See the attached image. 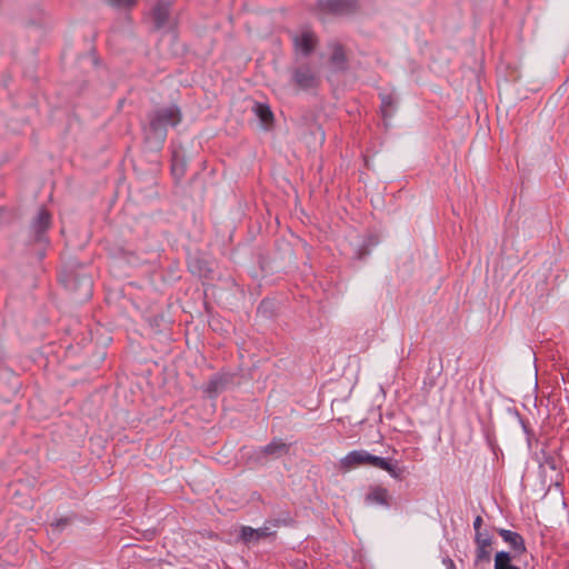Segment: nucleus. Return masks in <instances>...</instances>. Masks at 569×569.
Instances as JSON below:
<instances>
[{
	"mask_svg": "<svg viewBox=\"0 0 569 569\" xmlns=\"http://www.w3.org/2000/svg\"><path fill=\"white\" fill-rule=\"evenodd\" d=\"M182 119L181 110L177 104L159 108L148 114L149 126L144 128V140L150 150L162 149L167 138L168 128L176 127Z\"/></svg>",
	"mask_w": 569,
	"mask_h": 569,
	"instance_id": "f257e3e1",
	"label": "nucleus"
},
{
	"mask_svg": "<svg viewBox=\"0 0 569 569\" xmlns=\"http://www.w3.org/2000/svg\"><path fill=\"white\" fill-rule=\"evenodd\" d=\"M362 465H370L378 469L385 470L390 475L391 478L397 480H401L403 477V468L399 467L392 458L376 456L363 449L352 450L342 457L339 461V468L342 471H349L352 468Z\"/></svg>",
	"mask_w": 569,
	"mask_h": 569,
	"instance_id": "f03ea898",
	"label": "nucleus"
},
{
	"mask_svg": "<svg viewBox=\"0 0 569 569\" xmlns=\"http://www.w3.org/2000/svg\"><path fill=\"white\" fill-rule=\"evenodd\" d=\"M60 281L66 289L74 295L79 302H84L91 299L93 282L87 273H78L73 270L63 271L60 274Z\"/></svg>",
	"mask_w": 569,
	"mask_h": 569,
	"instance_id": "7ed1b4c3",
	"label": "nucleus"
},
{
	"mask_svg": "<svg viewBox=\"0 0 569 569\" xmlns=\"http://www.w3.org/2000/svg\"><path fill=\"white\" fill-rule=\"evenodd\" d=\"M291 443L286 442L282 438H273L268 445L252 449L248 459L249 461L263 466L269 460L279 459L290 451Z\"/></svg>",
	"mask_w": 569,
	"mask_h": 569,
	"instance_id": "20e7f679",
	"label": "nucleus"
},
{
	"mask_svg": "<svg viewBox=\"0 0 569 569\" xmlns=\"http://www.w3.org/2000/svg\"><path fill=\"white\" fill-rule=\"evenodd\" d=\"M50 227L51 214L47 209L41 208L28 228L29 240L46 247L49 243L47 232Z\"/></svg>",
	"mask_w": 569,
	"mask_h": 569,
	"instance_id": "39448f33",
	"label": "nucleus"
},
{
	"mask_svg": "<svg viewBox=\"0 0 569 569\" xmlns=\"http://www.w3.org/2000/svg\"><path fill=\"white\" fill-rule=\"evenodd\" d=\"M317 6L321 13L347 16L357 10L358 0H318Z\"/></svg>",
	"mask_w": 569,
	"mask_h": 569,
	"instance_id": "423d86ee",
	"label": "nucleus"
},
{
	"mask_svg": "<svg viewBox=\"0 0 569 569\" xmlns=\"http://www.w3.org/2000/svg\"><path fill=\"white\" fill-rule=\"evenodd\" d=\"M291 81L300 90L307 91L315 89L319 84V78L310 66L303 63L291 71Z\"/></svg>",
	"mask_w": 569,
	"mask_h": 569,
	"instance_id": "0eeeda50",
	"label": "nucleus"
},
{
	"mask_svg": "<svg viewBox=\"0 0 569 569\" xmlns=\"http://www.w3.org/2000/svg\"><path fill=\"white\" fill-rule=\"evenodd\" d=\"M274 531L271 530L270 526L264 522L260 528H252L250 526H241L239 530V540L244 545L258 543L262 538L274 536Z\"/></svg>",
	"mask_w": 569,
	"mask_h": 569,
	"instance_id": "6e6552de",
	"label": "nucleus"
},
{
	"mask_svg": "<svg viewBox=\"0 0 569 569\" xmlns=\"http://www.w3.org/2000/svg\"><path fill=\"white\" fill-rule=\"evenodd\" d=\"M292 42L296 52L307 57L313 51L316 38L311 31L306 30L299 34H295L292 37Z\"/></svg>",
	"mask_w": 569,
	"mask_h": 569,
	"instance_id": "1a4fd4ad",
	"label": "nucleus"
},
{
	"mask_svg": "<svg viewBox=\"0 0 569 569\" xmlns=\"http://www.w3.org/2000/svg\"><path fill=\"white\" fill-rule=\"evenodd\" d=\"M497 532L517 555H522L523 552H526V542L520 533L503 528H498Z\"/></svg>",
	"mask_w": 569,
	"mask_h": 569,
	"instance_id": "9d476101",
	"label": "nucleus"
},
{
	"mask_svg": "<svg viewBox=\"0 0 569 569\" xmlns=\"http://www.w3.org/2000/svg\"><path fill=\"white\" fill-rule=\"evenodd\" d=\"M365 503L367 506L378 505L389 508L390 502L388 489L381 486H372L370 491L365 497Z\"/></svg>",
	"mask_w": 569,
	"mask_h": 569,
	"instance_id": "9b49d317",
	"label": "nucleus"
},
{
	"mask_svg": "<svg viewBox=\"0 0 569 569\" xmlns=\"http://www.w3.org/2000/svg\"><path fill=\"white\" fill-rule=\"evenodd\" d=\"M151 16L154 29L164 27L170 16V2L167 0L158 1L152 9Z\"/></svg>",
	"mask_w": 569,
	"mask_h": 569,
	"instance_id": "f8f14e48",
	"label": "nucleus"
},
{
	"mask_svg": "<svg viewBox=\"0 0 569 569\" xmlns=\"http://www.w3.org/2000/svg\"><path fill=\"white\" fill-rule=\"evenodd\" d=\"M330 66L333 71L336 72H342L346 71L348 68V61L346 58L345 50L341 44L335 43L332 46V53L329 59Z\"/></svg>",
	"mask_w": 569,
	"mask_h": 569,
	"instance_id": "ddd939ff",
	"label": "nucleus"
},
{
	"mask_svg": "<svg viewBox=\"0 0 569 569\" xmlns=\"http://www.w3.org/2000/svg\"><path fill=\"white\" fill-rule=\"evenodd\" d=\"M380 100H381V113L385 119L391 118L398 106V98L395 96L393 92H386L380 93Z\"/></svg>",
	"mask_w": 569,
	"mask_h": 569,
	"instance_id": "4468645a",
	"label": "nucleus"
},
{
	"mask_svg": "<svg viewBox=\"0 0 569 569\" xmlns=\"http://www.w3.org/2000/svg\"><path fill=\"white\" fill-rule=\"evenodd\" d=\"M76 515L71 513L66 517H56L50 523V529L52 535H60L67 528V526L71 525L76 520Z\"/></svg>",
	"mask_w": 569,
	"mask_h": 569,
	"instance_id": "2eb2a0df",
	"label": "nucleus"
},
{
	"mask_svg": "<svg viewBox=\"0 0 569 569\" xmlns=\"http://www.w3.org/2000/svg\"><path fill=\"white\" fill-rule=\"evenodd\" d=\"M512 555L510 551L501 550L495 556L493 569H520L519 567L511 563Z\"/></svg>",
	"mask_w": 569,
	"mask_h": 569,
	"instance_id": "dca6fc26",
	"label": "nucleus"
},
{
	"mask_svg": "<svg viewBox=\"0 0 569 569\" xmlns=\"http://www.w3.org/2000/svg\"><path fill=\"white\" fill-rule=\"evenodd\" d=\"M186 161L177 151L172 154L171 172L177 180H180L186 173Z\"/></svg>",
	"mask_w": 569,
	"mask_h": 569,
	"instance_id": "f3484780",
	"label": "nucleus"
},
{
	"mask_svg": "<svg viewBox=\"0 0 569 569\" xmlns=\"http://www.w3.org/2000/svg\"><path fill=\"white\" fill-rule=\"evenodd\" d=\"M372 247V237L365 238L353 251L352 258L356 260H365L369 254Z\"/></svg>",
	"mask_w": 569,
	"mask_h": 569,
	"instance_id": "a211bd4d",
	"label": "nucleus"
},
{
	"mask_svg": "<svg viewBox=\"0 0 569 569\" xmlns=\"http://www.w3.org/2000/svg\"><path fill=\"white\" fill-rule=\"evenodd\" d=\"M253 111L264 124H268L273 119L272 111L266 103L257 102L253 107Z\"/></svg>",
	"mask_w": 569,
	"mask_h": 569,
	"instance_id": "6ab92c4d",
	"label": "nucleus"
},
{
	"mask_svg": "<svg viewBox=\"0 0 569 569\" xmlns=\"http://www.w3.org/2000/svg\"><path fill=\"white\" fill-rule=\"evenodd\" d=\"M293 519L291 518L290 513L286 512L277 518H271L266 520L267 526H270V528H279V527H288L292 526Z\"/></svg>",
	"mask_w": 569,
	"mask_h": 569,
	"instance_id": "aec40b11",
	"label": "nucleus"
},
{
	"mask_svg": "<svg viewBox=\"0 0 569 569\" xmlns=\"http://www.w3.org/2000/svg\"><path fill=\"white\" fill-rule=\"evenodd\" d=\"M540 455H541L540 466L545 465L550 470H553V471H557L560 469V465L553 453L548 452L546 450H541Z\"/></svg>",
	"mask_w": 569,
	"mask_h": 569,
	"instance_id": "412c9836",
	"label": "nucleus"
},
{
	"mask_svg": "<svg viewBox=\"0 0 569 569\" xmlns=\"http://www.w3.org/2000/svg\"><path fill=\"white\" fill-rule=\"evenodd\" d=\"M224 388V379L221 376H214L212 377L207 386V392L210 395H218L221 392Z\"/></svg>",
	"mask_w": 569,
	"mask_h": 569,
	"instance_id": "4be33fe9",
	"label": "nucleus"
},
{
	"mask_svg": "<svg viewBox=\"0 0 569 569\" xmlns=\"http://www.w3.org/2000/svg\"><path fill=\"white\" fill-rule=\"evenodd\" d=\"M492 542H493V536L488 530H483V531L475 535L476 546L490 548Z\"/></svg>",
	"mask_w": 569,
	"mask_h": 569,
	"instance_id": "5701e85b",
	"label": "nucleus"
},
{
	"mask_svg": "<svg viewBox=\"0 0 569 569\" xmlns=\"http://www.w3.org/2000/svg\"><path fill=\"white\" fill-rule=\"evenodd\" d=\"M491 560V552L489 548L476 546L475 563H489Z\"/></svg>",
	"mask_w": 569,
	"mask_h": 569,
	"instance_id": "b1692460",
	"label": "nucleus"
},
{
	"mask_svg": "<svg viewBox=\"0 0 569 569\" xmlns=\"http://www.w3.org/2000/svg\"><path fill=\"white\" fill-rule=\"evenodd\" d=\"M189 268L192 273H197L199 277L204 276L209 271V268L200 264V262L198 260L190 262Z\"/></svg>",
	"mask_w": 569,
	"mask_h": 569,
	"instance_id": "393cba45",
	"label": "nucleus"
},
{
	"mask_svg": "<svg viewBox=\"0 0 569 569\" xmlns=\"http://www.w3.org/2000/svg\"><path fill=\"white\" fill-rule=\"evenodd\" d=\"M114 7H130L134 4V0H108Z\"/></svg>",
	"mask_w": 569,
	"mask_h": 569,
	"instance_id": "a878e982",
	"label": "nucleus"
},
{
	"mask_svg": "<svg viewBox=\"0 0 569 569\" xmlns=\"http://www.w3.org/2000/svg\"><path fill=\"white\" fill-rule=\"evenodd\" d=\"M482 517L481 516H477L475 519H473V523H472V527H473V530H475V535H477L478 532H481V526H482Z\"/></svg>",
	"mask_w": 569,
	"mask_h": 569,
	"instance_id": "bb28decb",
	"label": "nucleus"
},
{
	"mask_svg": "<svg viewBox=\"0 0 569 569\" xmlns=\"http://www.w3.org/2000/svg\"><path fill=\"white\" fill-rule=\"evenodd\" d=\"M442 563L446 566L447 569H457L453 560L449 557L443 558Z\"/></svg>",
	"mask_w": 569,
	"mask_h": 569,
	"instance_id": "cd10ccee",
	"label": "nucleus"
},
{
	"mask_svg": "<svg viewBox=\"0 0 569 569\" xmlns=\"http://www.w3.org/2000/svg\"><path fill=\"white\" fill-rule=\"evenodd\" d=\"M520 421H521L523 430L527 432V427H526L525 422L522 420H520Z\"/></svg>",
	"mask_w": 569,
	"mask_h": 569,
	"instance_id": "c85d7f7f",
	"label": "nucleus"
},
{
	"mask_svg": "<svg viewBox=\"0 0 569 569\" xmlns=\"http://www.w3.org/2000/svg\"><path fill=\"white\" fill-rule=\"evenodd\" d=\"M3 212H4V209L2 207H0V217L2 216Z\"/></svg>",
	"mask_w": 569,
	"mask_h": 569,
	"instance_id": "c756f323",
	"label": "nucleus"
},
{
	"mask_svg": "<svg viewBox=\"0 0 569 569\" xmlns=\"http://www.w3.org/2000/svg\"><path fill=\"white\" fill-rule=\"evenodd\" d=\"M555 486H556L557 488H561V483H560V482H556V483H555Z\"/></svg>",
	"mask_w": 569,
	"mask_h": 569,
	"instance_id": "7c9ffc66",
	"label": "nucleus"
}]
</instances>
